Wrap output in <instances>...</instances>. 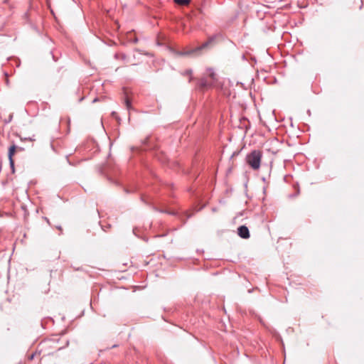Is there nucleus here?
<instances>
[{"instance_id":"1","label":"nucleus","mask_w":364,"mask_h":364,"mask_svg":"<svg viewBox=\"0 0 364 364\" xmlns=\"http://www.w3.org/2000/svg\"><path fill=\"white\" fill-rule=\"evenodd\" d=\"M262 157V152L259 150H253L246 156L247 164L254 170H258Z\"/></svg>"},{"instance_id":"2","label":"nucleus","mask_w":364,"mask_h":364,"mask_svg":"<svg viewBox=\"0 0 364 364\" xmlns=\"http://www.w3.org/2000/svg\"><path fill=\"white\" fill-rule=\"evenodd\" d=\"M16 151V146L14 144L10 146V148L9 149V154H8L9 163H10L11 168L12 169L13 173L14 172V161L13 159V156L15 154Z\"/></svg>"},{"instance_id":"3","label":"nucleus","mask_w":364,"mask_h":364,"mask_svg":"<svg viewBox=\"0 0 364 364\" xmlns=\"http://www.w3.org/2000/svg\"><path fill=\"white\" fill-rule=\"evenodd\" d=\"M237 234L240 237L244 239H247L250 237L249 230L245 225H242L238 228Z\"/></svg>"},{"instance_id":"4","label":"nucleus","mask_w":364,"mask_h":364,"mask_svg":"<svg viewBox=\"0 0 364 364\" xmlns=\"http://www.w3.org/2000/svg\"><path fill=\"white\" fill-rule=\"evenodd\" d=\"M214 41H215V38L213 37L210 38L208 41L205 42L200 46H199L197 48H196L195 50H192V53L199 51L202 49L209 47L210 46L213 44Z\"/></svg>"},{"instance_id":"5","label":"nucleus","mask_w":364,"mask_h":364,"mask_svg":"<svg viewBox=\"0 0 364 364\" xmlns=\"http://www.w3.org/2000/svg\"><path fill=\"white\" fill-rule=\"evenodd\" d=\"M174 1L179 5L186 6L189 4L191 0H174Z\"/></svg>"},{"instance_id":"6","label":"nucleus","mask_w":364,"mask_h":364,"mask_svg":"<svg viewBox=\"0 0 364 364\" xmlns=\"http://www.w3.org/2000/svg\"><path fill=\"white\" fill-rule=\"evenodd\" d=\"M208 72H209V76L213 79V80H215V77H216V74L212 71L211 69H209L208 70Z\"/></svg>"},{"instance_id":"7","label":"nucleus","mask_w":364,"mask_h":364,"mask_svg":"<svg viewBox=\"0 0 364 364\" xmlns=\"http://www.w3.org/2000/svg\"><path fill=\"white\" fill-rule=\"evenodd\" d=\"M125 105H126V107H127V109H130V107H131V101L129 100V98H126V100H125Z\"/></svg>"},{"instance_id":"8","label":"nucleus","mask_w":364,"mask_h":364,"mask_svg":"<svg viewBox=\"0 0 364 364\" xmlns=\"http://www.w3.org/2000/svg\"><path fill=\"white\" fill-rule=\"evenodd\" d=\"M34 356H35V353H32L28 356V360H31L33 359Z\"/></svg>"},{"instance_id":"9","label":"nucleus","mask_w":364,"mask_h":364,"mask_svg":"<svg viewBox=\"0 0 364 364\" xmlns=\"http://www.w3.org/2000/svg\"><path fill=\"white\" fill-rule=\"evenodd\" d=\"M186 75H191L192 73V70H189L186 72Z\"/></svg>"}]
</instances>
